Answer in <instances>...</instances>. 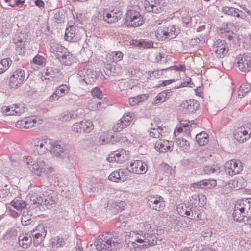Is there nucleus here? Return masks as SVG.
Segmentation results:
<instances>
[{
	"instance_id": "f257e3e1",
	"label": "nucleus",
	"mask_w": 251,
	"mask_h": 251,
	"mask_svg": "<svg viewBox=\"0 0 251 251\" xmlns=\"http://www.w3.org/2000/svg\"><path fill=\"white\" fill-rule=\"evenodd\" d=\"M119 244L118 237L112 232L105 233L100 235L95 242L97 250L109 251L116 249Z\"/></svg>"
},
{
	"instance_id": "f03ea898",
	"label": "nucleus",
	"mask_w": 251,
	"mask_h": 251,
	"mask_svg": "<svg viewBox=\"0 0 251 251\" xmlns=\"http://www.w3.org/2000/svg\"><path fill=\"white\" fill-rule=\"evenodd\" d=\"M233 217L235 221L238 222L244 221L245 218L248 219L251 217V198L238 200L235 205Z\"/></svg>"
},
{
	"instance_id": "7ed1b4c3",
	"label": "nucleus",
	"mask_w": 251,
	"mask_h": 251,
	"mask_svg": "<svg viewBox=\"0 0 251 251\" xmlns=\"http://www.w3.org/2000/svg\"><path fill=\"white\" fill-rule=\"evenodd\" d=\"M77 75L79 81L87 85L92 84L97 78L96 72L87 66L79 67Z\"/></svg>"
},
{
	"instance_id": "20e7f679",
	"label": "nucleus",
	"mask_w": 251,
	"mask_h": 251,
	"mask_svg": "<svg viewBox=\"0 0 251 251\" xmlns=\"http://www.w3.org/2000/svg\"><path fill=\"white\" fill-rule=\"evenodd\" d=\"M33 151L36 154L43 155L50 149L51 139L36 138L32 140Z\"/></svg>"
},
{
	"instance_id": "39448f33",
	"label": "nucleus",
	"mask_w": 251,
	"mask_h": 251,
	"mask_svg": "<svg viewBox=\"0 0 251 251\" xmlns=\"http://www.w3.org/2000/svg\"><path fill=\"white\" fill-rule=\"evenodd\" d=\"M133 234L135 235V241L139 243H143L142 246L143 248H146L156 243V240L154 239L155 235H151L150 233H145L143 231H134Z\"/></svg>"
},
{
	"instance_id": "423d86ee",
	"label": "nucleus",
	"mask_w": 251,
	"mask_h": 251,
	"mask_svg": "<svg viewBox=\"0 0 251 251\" xmlns=\"http://www.w3.org/2000/svg\"><path fill=\"white\" fill-rule=\"evenodd\" d=\"M176 28L174 25L168 27L163 25L160 26L156 30L155 36L159 40L163 41L165 39H172L176 37Z\"/></svg>"
},
{
	"instance_id": "0eeeda50",
	"label": "nucleus",
	"mask_w": 251,
	"mask_h": 251,
	"mask_svg": "<svg viewBox=\"0 0 251 251\" xmlns=\"http://www.w3.org/2000/svg\"><path fill=\"white\" fill-rule=\"evenodd\" d=\"M51 147L49 150L52 154L56 156L64 158L68 154V151L65 145L60 141L51 139Z\"/></svg>"
},
{
	"instance_id": "6e6552de",
	"label": "nucleus",
	"mask_w": 251,
	"mask_h": 251,
	"mask_svg": "<svg viewBox=\"0 0 251 251\" xmlns=\"http://www.w3.org/2000/svg\"><path fill=\"white\" fill-rule=\"evenodd\" d=\"M129 152L125 149H121L111 152L107 158L109 162H116L123 163L129 158Z\"/></svg>"
},
{
	"instance_id": "1a4fd4ad",
	"label": "nucleus",
	"mask_w": 251,
	"mask_h": 251,
	"mask_svg": "<svg viewBox=\"0 0 251 251\" xmlns=\"http://www.w3.org/2000/svg\"><path fill=\"white\" fill-rule=\"evenodd\" d=\"M25 79V73L24 70L18 68L13 72L10 77L9 85L12 88H17L23 83Z\"/></svg>"
},
{
	"instance_id": "9d476101",
	"label": "nucleus",
	"mask_w": 251,
	"mask_h": 251,
	"mask_svg": "<svg viewBox=\"0 0 251 251\" xmlns=\"http://www.w3.org/2000/svg\"><path fill=\"white\" fill-rule=\"evenodd\" d=\"M225 169L228 175H234L239 173L242 170L243 166L240 160L232 159L225 163Z\"/></svg>"
},
{
	"instance_id": "9b49d317",
	"label": "nucleus",
	"mask_w": 251,
	"mask_h": 251,
	"mask_svg": "<svg viewBox=\"0 0 251 251\" xmlns=\"http://www.w3.org/2000/svg\"><path fill=\"white\" fill-rule=\"evenodd\" d=\"M42 121L39 117L33 116L26 118L23 120L18 121L15 125L18 128H29L38 126L41 124Z\"/></svg>"
},
{
	"instance_id": "f8f14e48",
	"label": "nucleus",
	"mask_w": 251,
	"mask_h": 251,
	"mask_svg": "<svg viewBox=\"0 0 251 251\" xmlns=\"http://www.w3.org/2000/svg\"><path fill=\"white\" fill-rule=\"evenodd\" d=\"M134 114L129 112L125 114L120 120H119L116 124L114 125L113 129L114 131L119 132L124 128L129 125L131 121L133 119Z\"/></svg>"
},
{
	"instance_id": "ddd939ff",
	"label": "nucleus",
	"mask_w": 251,
	"mask_h": 251,
	"mask_svg": "<svg viewBox=\"0 0 251 251\" xmlns=\"http://www.w3.org/2000/svg\"><path fill=\"white\" fill-rule=\"evenodd\" d=\"M213 48L217 57L223 58L227 53V44L224 40L217 39L213 45Z\"/></svg>"
},
{
	"instance_id": "4468645a",
	"label": "nucleus",
	"mask_w": 251,
	"mask_h": 251,
	"mask_svg": "<svg viewBox=\"0 0 251 251\" xmlns=\"http://www.w3.org/2000/svg\"><path fill=\"white\" fill-rule=\"evenodd\" d=\"M239 69L244 72H248L251 70V58L245 54L239 55L236 59Z\"/></svg>"
},
{
	"instance_id": "2eb2a0df",
	"label": "nucleus",
	"mask_w": 251,
	"mask_h": 251,
	"mask_svg": "<svg viewBox=\"0 0 251 251\" xmlns=\"http://www.w3.org/2000/svg\"><path fill=\"white\" fill-rule=\"evenodd\" d=\"M199 106V104L196 100H186L180 104L179 109L185 114H190L195 112Z\"/></svg>"
},
{
	"instance_id": "dca6fc26",
	"label": "nucleus",
	"mask_w": 251,
	"mask_h": 251,
	"mask_svg": "<svg viewBox=\"0 0 251 251\" xmlns=\"http://www.w3.org/2000/svg\"><path fill=\"white\" fill-rule=\"evenodd\" d=\"M148 170L147 164L139 160L132 161L130 164L129 171L137 174H144Z\"/></svg>"
},
{
	"instance_id": "f3484780",
	"label": "nucleus",
	"mask_w": 251,
	"mask_h": 251,
	"mask_svg": "<svg viewBox=\"0 0 251 251\" xmlns=\"http://www.w3.org/2000/svg\"><path fill=\"white\" fill-rule=\"evenodd\" d=\"M70 24L69 28L65 30V40L71 42H77L80 39L78 30L74 25H71V23Z\"/></svg>"
},
{
	"instance_id": "a211bd4d",
	"label": "nucleus",
	"mask_w": 251,
	"mask_h": 251,
	"mask_svg": "<svg viewBox=\"0 0 251 251\" xmlns=\"http://www.w3.org/2000/svg\"><path fill=\"white\" fill-rule=\"evenodd\" d=\"M150 207L157 211H160L165 207V202L163 198L160 196L151 197L148 200Z\"/></svg>"
},
{
	"instance_id": "6ab92c4d",
	"label": "nucleus",
	"mask_w": 251,
	"mask_h": 251,
	"mask_svg": "<svg viewBox=\"0 0 251 251\" xmlns=\"http://www.w3.org/2000/svg\"><path fill=\"white\" fill-rule=\"evenodd\" d=\"M14 40L16 44V50L20 54H23L25 50V46L26 42L24 34L18 33L15 35Z\"/></svg>"
},
{
	"instance_id": "aec40b11",
	"label": "nucleus",
	"mask_w": 251,
	"mask_h": 251,
	"mask_svg": "<svg viewBox=\"0 0 251 251\" xmlns=\"http://www.w3.org/2000/svg\"><path fill=\"white\" fill-rule=\"evenodd\" d=\"M104 72L107 75L116 76L119 75L122 73V67L117 63L112 64L108 63L104 66Z\"/></svg>"
},
{
	"instance_id": "412c9836",
	"label": "nucleus",
	"mask_w": 251,
	"mask_h": 251,
	"mask_svg": "<svg viewBox=\"0 0 251 251\" xmlns=\"http://www.w3.org/2000/svg\"><path fill=\"white\" fill-rule=\"evenodd\" d=\"M173 143L167 140H158L155 144V148L159 152H166L171 151L173 147Z\"/></svg>"
},
{
	"instance_id": "4be33fe9",
	"label": "nucleus",
	"mask_w": 251,
	"mask_h": 251,
	"mask_svg": "<svg viewBox=\"0 0 251 251\" xmlns=\"http://www.w3.org/2000/svg\"><path fill=\"white\" fill-rule=\"evenodd\" d=\"M67 49L57 43L51 42L50 44V51L58 59H60L62 55L65 57L64 53H67Z\"/></svg>"
},
{
	"instance_id": "5701e85b",
	"label": "nucleus",
	"mask_w": 251,
	"mask_h": 251,
	"mask_svg": "<svg viewBox=\"0 0 251 251\" xmlns=\"http://www.w3.org/2000/svg\"><path fill=\"white\" fill-rule=\"evenodd\" d=\"M69 91V87L65 84L59 86L54 93L49 98V101L51 102L57 100L60 97L64 96Z\"/></svg>"
},
{
	"instance_id": "b1692460",
	"label": "nucleus",
	"mask_w": 251,
	"mask_h": 251,
	"mask_svg": "<svg viewBox=\"0 0 251 251\" xmlns=\"http://www.w3.org/2000/svg\"><path fill=\"white\" fill-rule=\"evenodd\" d=\"M37 202L40 205L46 206L47 208H51L55 205L56 201L54 198L51 194L44 196L43 197H40L37 198Z\"/></svg>"
},
{
	"instance_id": "393cba45",
	"label": "nucleus",
	"mask_w": 251,
	"mask_h": 251,
	"mask_svg": "<svg viewBox=\"0 0 251 251\" xmlns=\"http://www.w3.org/2000/svg\"><path fill=\"white\" fill-rule=\"evenodd\" d=\"M159 1L158 0H145L144 6L147 12H152L155 13L159 12L160 8H158Z\"/></svg>"
},
{
	"instance_id": "a878e982",
	"label": "nucleus",
	"mask_w": 251,
	"mask_h": 251,
	"mask_svg": "<svg viewBox=\"0 0 251 251\" xmlns=\"http://www.w3.org/2000/svg\"><path fill=\"white\" fill-rule=\"evenodd\" d=\"M217 182L214 179H204L197 183L192 184V187L195 188L210 189L215 187Z\"/></svg>"
},
{
	"instance_id": "bb28decb",
	"label": "nucleus",
	"mask_w": 251,
	"mask_h": 251,
	"mask_svg": "<svg viewBox=\"0 0 251 251\" xmlns=\"http://www.w3.org/2000/svg\"><path fill=\"white\" fill-rule=\"evenodd\" d=\"M124 24L127 26L137 27L144 22L143 17H126Z\"/></svg>"
},
{
	"instance_id": "cd10ccee",
	"label": "nucleus",
	"mask_w": 251,
	"mask_h": 251,
	"mask_svg": "<svg viewBox=\"0 0 251 251\" xmlns=\"http://www.w3.org/2000/svg\"><path fill=\"white\" fill-rule=\"evenodd\" d=\"M60 72L58 68L50 67L46 69L44 74L43 73L41 79L44 80H52L56 77V75Z\"/></svg>"
},
{
	"instance_id": "c85d7f7f",
	"label": "nucleus",
	"mask_w": 251,
	"mask_h": 251,
	"mask_svg": "<svg viewBox=\"0 0 251 251\" xmlns=\"http://www.w3.org/2000/svg\"><path fill=\"white\" fill-rule=\"evenodd\" d=\"M29 168L33 173L40 176L42 172L45 171V162L43 160H39L32 164Z\"/></svg>"
},
{
	"instance_id": "c756f323",
	"label": "nucleus",
	"mask_w": 251,
	"mask_h": 251,
	"mask_svg": "<svg viewBox=\"0 0 251 251\" xmlns=\"http://www.w3.org/2000/svg\"><path fill=\"white\" fill-rule=\"evenodd\" d=\"M107 106V103L102 100V98L99 99H92L91 102L89 103V107L93 110H100L105 108Z\"/></svg>"
},
{
	"instance_id": "7c9ffc66",
	"label": "nucleus",
	"mask_w": 251,
	"mask_h": 251,
	"mask_svg": "<svg viewBox=\"0 0 251 251\" xmlns=\"http://www.w3.org/2000/svg\"><path fill=\"white\" fill-rule=\"evenodd\" d=\"M126 171L123 169H119L112 172L109 176L108 179L113 182H119L126 176Z\"/></svg>"
},
{
	"instance_id": "2f4dec72",
	"label": "nucleus",
	"mask_w": 251,
	"mask_h": 251,
	"mask_svg": "<svg viewBox=\"0 0 251 251\" xmlns=\"http://www.w3.org/2000/svg\"><path fill=\"white\" fill-rule=\"evenodd\" d=\"M77 117V114L75 111H65L62 113L59 120L63 122H68L72 119H75Z\"/></svg>"
},
{
	"instance_id": "473e14b6",
	"label": "nucleus",
	"mask_w": 251,
	"mask_h": 251,
	"mask_svg": "<svg viewBox=\"0 0 251 251\" xmlns=\"http://www.w3.org/2000/svg\"><path fill=\"white\" fill-rule=\"evenodd\" d=\"M21 222L24 226H27L31 223L32 222V212L27 209L24 210L21 217Z\"/></svg>"
},
{
	"instance_id": "72a5a7b5",
	"label": "nucleus",
	"mask_w": 251,
	"mask_h": 251,
	"mask_svg": "<svg viewBox=\"0 0 251 251\" xmlns=\"http://www.w3.org/2000/svg\"><path fill=\"white\" fill-rule=\"evenodd\" d=\"M32 241V237L30 236L23 235L19 236V244L24 249H27L30 246Z\"/></svg>"
},
{
	"instance_id": "f704fd0d",
	"label": "nucleus",
	"mask_w": 251,
	"mask_h": 251,
	"mask_svg": "<svg viewBox=\"0 0 251 251\" xmlns=\"http://www.w3.org/2000/svg\"><path fill=\"white\" fill-rule=\"evenodd\" d=\"M229 183L233 189L237 190L244 187L246 182L242 177H239L230 180Z\"/></svg>"
},
{
	"instance_id": "c9c22d12",
	"label": "nucleus",
	"mask_w": 251,
	"mask_h": 251,
	"mask_svg": "<svg viewBox=\"0 0 251 251\" xmlns=\"http://www.w3.org/2000/svg\"><path fill=\"white\" fill-rule=\"evenodd\" d=\"M208 135L206 132H201L196 135V139L200 146H203L208 142Z\"/></svg>"
},
{
	"instance_id": "e433bc0d",
	"label": "nucleus",
	"mask_w": 251,
	"mask_h": 251,
	"mask_svg": "<svg viewBox=\"0 0 251 251\" xmlns=\"http://www.w3.org/2000/svg\"><path fill=\"white\" fill-rule=\"evenodd\" d=\"M32 235L33 236H34L33 243L35 246H37L41 243L45 239L46 236V232H43L42 231L41 233H32Z\"/></svg>"
},
{
	"instance_id": "4c0bfd02",
	"label": "nucleus",
	"mask_w": 251,
	"mask_h": 251,
	"mask_svg": "<svg viewBox=\"0 0 251 251\" xmlns=\"http://www.w3.org/2000/svg\"><path fill=\"white\" fill-rule=\"evenodd\" d=\"M146 99L147 97L145 95H140L136 97L130 98L129 99L128 102L131 106H134L140 102L145 100Z\"/></svg>"
},
{
	"instance_id": "58836bf2",
	"label": "nucleus",
	"mask_w": 251,
	"mask_h": 251,
	"mask_svg": "<svg viewBox=\"0 0 251 251\" xmlns=\"http://www.w3.org/2000/svg\"><path fill=\"white\" fill-rule=\"evenodd\" d=\"M222 10L224 14L228 16H240L239 9L233 7L226 6Z\"/></svg>"
},
{
	"instance_id": "ea45409f",
	"label": "nucleus",
	"mask_w": 251,
	"mask_h": 251,
	"mask_svg": "<svg viewBox=\"0 0 251 251\" xmlns=\"http://www.w3.org/2000/svg\"><path fill=\"white\" fill-rule=\"evenodd\" d=\"M157 128L151 127L150 131H149V135L151 137L153 138H159L162 136L163 128L160 127V126H157Z\"/></svg>"
},
{
	"instance_id": "a19ab883",
	"label": "nucleus",
	"mask_w": 251,
	"mask_h": 251,
	"mask_svg": "<svg viewBox=\"0 0 251 251\" xmlns=\"http://www.w3.org/2000/svg\"><path fill=\"white\" fill-rule=\"evenodd\" d=\"M81 131L82 132L90 133L94 128V126L92 122L89 121H81Z\"/></svg>"
},
{
	"instance_id": "79ce46f5",
	"label": "nucleus",
	"mask_w": 251,
	"mask_h": 251,
	"mask_svg": "<svg viewBox=\"0 0 251 251\" xmlns=\"http://www.w3.org/2000/svg\"><path fill=\"white\" fill-rule=\"evenodd\" d=\"M12 63L10 58H4L0 61V74L3 73L6 71Z\"/></svg>"
},
{
	"instance_id": "37998d69",
	"label": "nucleus",
	"mask_w": 251,
	"mask_h": 251,
	"mask_svg": "<svg viewBox=\"0 0 251 251\" xmlns=\"http://www.w3.org/2000/svg\"><path fill=\"white\" fill-rule=\"evenodd\" d=\"M108 57L112 60L113 63H117L121 61L123 58V54L122 52L113 51L108 55Z\"/></svg>"
},
{
	"instance_id": "c03bdc74",
	"label": "nucleus",
	"mask_w": 251,
	"mask_h": 251,
	"mask_svg": "<svg viewBox=\"0 0 251 251\" xmlns=\"http://www.w3.org/2000/svg\"><path fill=\"white\" fill-rule=\"evenodd\" d=\"M50 244L53 248H58L62 247L65 244L63 239L59 237L52 238L50 241Z\"/></svg>"
},
{
	"instance_id": "a18cd8bd",
	"label": "nucleus",
	"mask_w": 251,
	"mask_h": 251,
	"mask_svg": "<svg viewBox=\"0 0 251 251\" xmlns=\"http://www.w3.org/2000/svg\"><path fill=\"white\" fill-rule=\"evenodd\" d=\"M241 131V128H237L234 133V136L237 141L240 142H244L249 138V136H246V137H245L244 134L242 133Z\"/></svg>"
},
{
	"instance_id": "49530a36",
	"label": "nucleus",
	"mask_w": 251,
	"mask_h": 251,
	"mask_svg": "<svg viewBox=\"0 0 251 251\" xmlns=\"http://www.w3.org/2000/svg\"><path fill=\"white\" fill-rule=\"evenodd\" d=\"M10 204L17 210H20L26 206L25 202L22 200H13L11 201Z\"/></svg>"
},
{
	"instance_id": "de8ad7c7",
	"label": "nucleus",
	"mask_w": 251,
	"mask_h": 251,
	"mask_svg": "<svg viewBox=\"0 0 251 251\" xmlns=\"http://www.w3.org/2000/svg\"><path fill=\"white\" fill-rule=\"evenodd\" d=\"M64 55L61 56V59L60 61L64 63L66 65H69L71 63L72 54L68 51L67 49V53H64Z\"/></svg>"
},
{
	"instance_id": "09e8293b",
	"label": "nucleus",
	"mask_w": 251,
	"mask_h": 251,
	"mask_svg": "<svg viewBox=\"0 0 251 251\" xmlns=\"http://www.w3.org/2000/svg\"><path fill=\"white\" fill-rule=\"evenodd\" d=\"M190 216L189 218L192 220H199L201 218V215L198 210H192L189 209Z\"/></svg>"
},
{
	"instance_id": "8fccbe9b",
	"label": "nucleus",
	"mask_w": 251,
	"mask_h": 251,
	"mask_svg": "<svg viewBox=\"0 0 251 251\" xmlns=\"http://www.w3.org/2000/svg\"><path fill=\"white\" fill-rule=\"evenodd\" d=\"M91 94L93 98L92 99H99L102 98V91L98 87H95L91 90Z\"/></svg>"
},
{
	"instance_id": "3c124183",
	"label": "nucleus",
	"mask_w": 251,
	"mask_h": 251,
	"mask_svg": "<svg viewBox=\"0 0 251 251\" xmlns=\"http://www.w3.org/2000/svg\"><path fill=\"white\" fill-rule=\"evenodd\" d=\"M188 207H187L186 205H179L177 208V211L182 216H184V215L186 216L190 215V211L189 209L188 210Z\"/></svg>"
},
{
	"instance_id": "603ef678",
	"label": "nucleus",
	"mask_w": 251,
	"mask_h": 251,
	"mask_svg": "<svg viewBox=\"0 0 251 251\" xmlns=\"http://www.w3.org/2000/svg\"><path fill=\"white\" fill-rule=\"evenodd\" d=\"M167 99V94L162 91L158 94L156 97V103L163 102Z\"/></svg>"
},
{
	"instance_id": "864d4df0",
	"label": "nucleus",
	"mask_w": 251,
	"mask_h": 251,
	"mask_svg": "<svg viewBox=\"0 0 251 251\" xmlns=\"http://www.w3.org/2000/svg\"><path fill=\"white\" fill-rule=\"evenodd\" d=\"M144 226L145 230L148 232V233H150L151 235H154V234H155L154 226H151V224L148 222H145Z\"/></svg>"
},
{
	"instance_id": "5fc2aeb1",
	"label": "nucleus",
	"mask_w": 251,
	"mask_h": 251,
	"mask_svg": "<svg viewBox=\"0 0 251 251\" xmlns=\"http://www.w3.org/2000/svg\"><path fill=\"white\" fill-rule=\"evenodd\" d=\"M45 62L44 58L40 55H36L33 59V62L38 65H43Z\"/></svg>"
},
{
	"instance_id": "6e6d98bb",
	"label": "nucleus",
	"mask_w": 251,
	"mask_h": 251,
	"mask_svg": "<svg viewBox=\"0 0 251 251\" xmlns=\"http://www.w3.org/2000/svg\"><path fill=\"white\" fill-rule=\"evenodd\" d=\"M81 126L82 123L81 121L79 122H76L73 124L72 130L75 133H81Z\"/></svg>"
},
{
	"instance_id": "4d7b16f0",
	"label": "nucleus",
	"mask_w": 251,
	"mask_h": 251,
	"mask_svg": "<svg viewBox=\"0 0 251 251\" xmlns=\"http://www.w3.org/2000/svg\"><path fill=\"white\" fill-rule=\"evenodd\" d=\"M145 75L147 79L157 77L159 75V71L155 70L152 72H146Z\"/></svg>"
},
{
	"instance_id": "13d9d810",
	"label": "nucleus",
	"mask_w": 251,
	"mask_h": 251,
	"mask_svg": "<svg viewBox=\"0 0 251 251\" xmlns=\"http://www.w3.org/2000/svg\"><path fill=\"white\" fill-rule=\"evenodd\" d=\"M196 123L194 122H190L189 121L187 124L184 125V132L186 134L190 135V128L194 127L195 126Z\"/></svg>"
},
{
	"instance_id": "bf43d9fd",
	"label": "nucleus",
	"mask_w": 251,
	"mask_h": 251,
	"mask_svg": "<svg viewBox=\"0 0 251 251\" xmlns=\"http://www.w3.org/2000/svg\"><path fill=\"white\" fill-rule=\"evenodd\" d=\"M201 42L205 43V36L200 35V37H196L195 38L192 39L191 43L192 45H194L195 43H200Z\"/></svg>"
},
{
	"instance_id": "052dcab7",
	"label": "nucleus",
	"mask_w": 251,
	"mask_h": 251,
	"mask_svg": "<svg viewBox=\"0 0 251 251\" xmlns=\"http://www.w3.org/2000/svg\"><path fill=\"white\" fill-rule=\"evenodd\" d=\"M246 85H242L240 86L238 92V95L239 96L243 97L250 91V89L248 87H246Z\"/></svg>"
},
{
	"instance_id": "680f3d73",
	"label": "nucleus",
	"mask_w": 251,
	"mask_h": 251,
	"mask_svg": "<svg viewBox=\"0 0 251 251\" xmlns=\"http://www.w3.org/2000/svg\"><path fill=\"white\" fill-rule=\"evenodd\" d=\"M141 48H149L153 45V43L151 41H147L144 39H141Z\"/></svg>"
},
{
	"instance_id": "e2e57ef3",
	"label": "nucleus",
	"mask_w": 251,
	"mask_h": 251,
	"mask_svg": "<svg viewBox=\"0 0 251 251\" xmlns=\"http://www.w3.org/2000/svg\"><path fill=\"white\" fill-rule=\"evenodd\" d=\"M203 171L204 174H210L215 171V168L214 166H205L203 167Z\"/></svg>"
},
{
	"instance_id": "0e129e2a",
	"label": "nucleus",
	"mask_w": 251,
	"mask_h": 251,
	"mask_svg": "<svg viewBox=\"0 0 251 251\" xmlns=\"http://www.w3.org/2000/svg\"><path fill=\"white\" fill-rule=\"evenodd\" d=\"M233 189L231 187L230 183H228L227 184H226L223 187L222 189V191L224 194H227L230 193Z\"/></svg>"
},
{
	"instance_id": "69168bd1",
	"label": "nucleus",
	"mask_w": 251,
	"mask_h": 251,
	"mask_svg": "<svg viewBox=\"0 0 251 251\" xmlns=\"http://www.w3.org/2000/svg\"><path fill=\"white\" fill-rule=\"evenodd\" d=\"M119 19H120V17H103V20L109 24L114 23Z\"/></svg>"
},
{
	"instance_id": "338daca9",
	"label": "nucleus",
	"mask_w": 251,
	"mask_h": 251,
	"mask_svg": "<svg viewBox=\"0 0 251 251\" xmlns=\"http://www.w3.org/2000/svg\"><path fill=\"white\" fill-rule=\"evenodd\" d=\"M168 69L182 72H185L186 70L185 67L183 65H174L172 67H169Z\"/></svg>"
},
{
	"instance_id": "774afa93",
	"label": "nucleus",
	"mask_w": 251,
	"mask_h": 251,
	"mask_svg": "<svg viewBox=\"0 0 251 251\" xmlns=\"http://www.w3.org/2000/svg\"><path fill=\"white\" fill-rule=\"evenodd\" d=\"M244 43L246 44L247 48L251 49V34L244 38Z\"/></svg>"
}]
</instances>
